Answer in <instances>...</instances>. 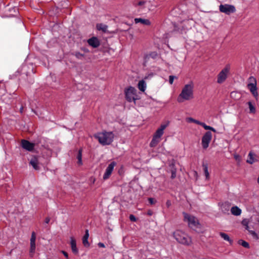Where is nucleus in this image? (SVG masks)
<instances>
[{"instance_id":"bf43d9fd","label":"nucleus","mask_w":259,"mask_h":259,"mask_svg":"<svg viewBox=\"0 0 259 259\" xmlns=\"http://www.w3.org/2000/svg\"><path fill=\"white\" fill-rule=\"evenodd\" d=\"M51 88H56V87L53 84L51 85Z\"/></svg>"},{"instance_id":"9d476101","label":"nucleus","mask_w":259,"mask_h":259,"mask_svg":"<svg viewBox=\"0 0 259 259\" xmlns=\"http://www.w3.org/2000/svg\"><path fill=\"white\" fill-rule=\"evenodd\" d=\"M36 143L33 142H30L27 140H22L21 142V147L29 152H32L34 150Z\"/></svg>"},{"instance_id":"393cba45","label":"nucleus","mask_w":259,"mask_h":259,"mask_svg":"<svg viewBox=\"0 0 259 259\" xmlns=\"http://www.w3.org/2000/svg\"><path fill=\"white\" fill-rule=\"evenodd\" d=\"M96 28L98 30L102 31L103 32H106L107 30L108 26L103 23H98L96 25Z\"/></svg>"},{"instance_id":"052dcab7","label":"nucleus","mask_w":259,"mask_h":259,"mask_svg":"<svg viewBox=\"0 0 259 259\" xmlns=\"http://www.w3.org/2000/svg\"><path fill=\"white\" fill-rule=\"evenodd\" d=\"M95 181V179H94V180H93V181L92 183H93H93H94Z\"/></svg>"},{"instance_id":"dca6fc26","label":"nucleus","mask_w":259,"mask_h":259,"mask_svg":"<svg viewBox=\"0 0 259 259\" xmlns=\"http://www.w3.org/2000/svg\"><path fill=\"white\" fill-rule=\"evenodd\" d=\"M157 56L158 54L155 51L151 52L148 54H145L144 56V65L146 66V64L148 63L149 59L150 58L155 59L157 57Z\"/></svg>"},{"instance_id":"6ab92c4d","label":"nucleus","mask_w":259,"mask_h":259,"mask_svg":"<svg viewBox=\"0 0 259 259\" xmlns=\"http://www.w3.org/2000/svg\"><path fill=\"white\" fill-rule=\"evenodd\" d=\"M167 124H161L160 126L156 131L154 136L160 139L164 133V129L167 127Z\"/></svg>"},{"instance_id":"473e14b6","label":"nucleus","mask_w":259,"mask_h":259,"mask_svg":"<svg viewBox=\"0 0 259 259\" xmlns=\"http://www.w3.org/2000/svg\"><path fill=\"white\" fill-rule=\"evenodd\" d=\"M247 104H248V106H249V110H250V113H255V108L254 107V106L252 105V103L249 101V102H248Z\"/></svg>"},{"instance_id":"f03ea898","label":"nucleus","mask_w":259,"mask_h":259,"mask_svg":"<svg viewBox=\"0 0 259 259\" xmlns=\"http://www.w3.org/2000/svg\"><path fill=\"white\" fill-rule=\"evenodd\" d=\"M18 9L10 3L0 2V16L2 18H11L17 16Z\"/></svg>"},{"instance_id":"3c124183","label":"nucleus","mask_w":259,"mask_h":259,"mask_svg":"<svg viewBox=\"0 0 259 259\" xmlns=\"http://www.w3.org/2000/svg\"><path fill=\"white\" fill-rule=\"evenodd\" d=\"M194 123H196L197 124L200 125L201 122L199 121V120H198L195 119V121H194Z\"/></svg>"},{"instance_id":"c85d7f7f","label":"nucleus","mask_w":259,"mask_h":259,"mask_svg":"<svg viewBox=\"0 0 259 259\" xmlns=\"http://www.w3.org/2000/svg\"><path fill=\"white\" fill-rule=\"evenodd\" d=\"M82 149H80L77 153L76 155V158L77 159V164L79 165H82Z\"/></svg>"},{"instance_id":"b1692460","label":"nucleus","mask_w":259,"mask_h":259,"mask_svg":"<svg viewBox=\"0 0 259 259\" xmlns=\"http://www.w3.org/2000/svg\"><path fill=\"white\" fill-rule=\"evenodd\" d=\"M231 212L232 214L236 216H238L241 214V209L239 208L238 206H235L231 207Z\"/></svg>"},{"instance_id":"2eb2a0df","label":"nucleus","mask_w":259,"mask_h":259,"mask_svg":"<svg viewBox=\"0 0 259 259\" xmlns=\"http://www.w3.org/2000/svg\"><path fill=\"white\" fill-rule=\"evenodd\" d=\"M29 164L32 166L35 170H39L38 156L37 155H32Z\"/></svg>"},{"instance_id":"0eeeda50","label":"nucleus","mask_w":259,"mask_h":259,"mask_svg":"<svg viewBox=\"0 0 259 259\" xmlns=\"http://www.w3.org/2000/svg\"><path fill=\"white\" fill-rule=\"evenodd\" d=\"M125 98L128 102H134L136 103V101L139 100L137 95L136 89L132 86H130L124 90Z\"/></svg>"},{"instance_id":"c03bdc74","label":"nucleus","mask_w":259,"mask_h":259,"mask_svg":"<svg viewBox=\"0 0 259 259\" xmlns=\"http://www.w3.org/2000/svg\"><path fill=\"white\" fill-rule=\"evenodd\" d=\"M98 246L99 247H101V248H105V245L104 244V243H102V242H99L98 243Z\"/></svg>"},{"instance_id":"cd10ccee","label":"nucleus","mask_w":259,"mask_h":259,"mask_svg":"<svg viewBox=\"0 0 259 259\" xmlns=\"http://www.w3.org/2000/svg\"><path fill=\"white\" fill-rule=\"evenodd\" d=\"M254 156H255V154L253 153L251 151H250L248 155V158L247 160V162L249 164H252L255 161H256V160L254 159Z\"/></svg>"},{"instance_id":"6e6d98bb","label":"nucleus","mask_w":259,"mask_h":259,"mask_svg":"<svg viewBox=\"0 0 259 259\" xmlns=\"http://www.w3.org/2000/svg\"><path fill=\"white\" fill-rule=\"evenodd\" d=\"M234 157H235V158L236 159H237L238 158H239V155H235V156H234Z\"/></svg>"},{"instance_id":"6e6552de","label":"nucleus","mask_w":259,"mask_h":259,"mask_svg":"<svg viewBox=\"0 0 259 259\" xmlns=\"http://www.w3.org/2000/svg\"><path fill=\"white\" fill-rule=\"evenodd\" d=\"M230 70V65L227 64L225 68L218 75L217 82L218 83H222L227 78Z\"/></svg>"},{"instance_id":"58836bf2","label":"nucleus","mask_w":259,"mask_h":259,"mask_svg":"<svg viewBox=\"0 0 259 259\" xmlns=\"http://www.w3.org/2000/svg\"><path fill=\"white\" fill-rule=\"evenodd\" d=\"M200 125L202 126L205 130H208V131H210V125H207L204 122H201Z\"/></svg>"},{"instance_id":"ddd939ff","label":"nucleus","mask_w":259,"mask_h":259,"mask_svg":"<svg viewBox=\"0 0 259 259\" xmlns=\"http://www.w3.org/2000/svg\"><path fill=\"white\" fill-rule=\"evenodd\" d=\"M210 142V131H207L202 138V145L204 149H206Z\"/></svg>"},{"instance_id":"37998d69","label":"nucleus","mask_w":259,"mask_h":259,"mask_svg":"<svg viewBox=\"0 0 259 259\" xmlns=\"http://www.w3.org/2000/svg\"><path fill=\"white\" fill-rule=\"evenodd\" d=\"M80 50L83 51L84 53H89L90 52L89 50L87 47H81Z\"/></svg>"},{"instance_id":"4c0bfd02","label":"nucleus","mask_w":259,"mask_h":259,"mask_svg":"<svg viewBox=\"0 0 259 259\" xmlns=\"http://www.w3.org/2000/svg\"><path fill=\"white\" fill-rule=\"evenodd\" d=\"M82 243L85 247H88L90 246V243L88 241V239L82 238Z\"/></svg>"},{"instance_id":"72a5a7b5","label":"nucleus","mask_w":259,"mask_h":259,"mask_svg":"<svg viewBox=\"0 0 259 259\" xmlns=\"http://www.w3.org/2000/svg\"><path fill=\"white\" fill-rule=\"evenodd\" d=\"M177 169L173 167L171 169V179H174L176 177Z\"/></svg>"},{"instance_id":"13d9d810","label":"nucleus","mask_w":259,"mask_h":259,"mask_svg":"<svg viewBox=\"0 0 259 259\" xmlns=\"http://www.w3.org/2000/svg\"><path fill=\"white\" fill-rule=\"evenodd\" d=\"M211 131L215 132L214 128H213L212 127H211Z\"/></svg>"},{"instance_id":"603ef678","label":"nucleus","mask_w":259,"mask_h":259,"mask_svg":"<svg viewBox=\"0 0 259 259\" xmlns=\"http://www.w3.org/2000/svg\"><path fill=\"white\" fill-rule=\"evenodd\" d=\"M166 205L167 207H169L171 205L170 201L169 200H167L166 202Z\"/></svg>"},{"instance_id":"a878e982","label":"nucleus","mask_w":259,"mask_h":259,"mask_svg":"<svg viewBox=\"0 0 259 259\" xmlns=\"http://www.w3.org/2000/svg\"><path fill=\"white\" fill-rule=\"evenodd\" d=\"M220 235L225 241H228L230 244L232 245L233 243V240L229 237V235L225 233L220 232Z\"/></svg>"},{"instance_id":"de8ad7c7","label":"nucleus","mask_w":259,"mask_h":259,"mask_svg":"<svg viewBox=\"0 0 259 259\" xmlns=\"http://www.w3.org/2000/svg\"><path fill=\"white\" fill-rule=\"evenodd\" d=\"M153 214V212L152 210L151 209H149L147 212V214L149 215V216H151Z\"/></svg>"},{"instance_id":"c756f323","label":"nucleus","mask_w":259,"mask_h":259,"mask_svg":"<svg viewBox=\"0 0 259 259\" xmlns=\"http://www.w3.org/2000/svg\"><path fill=\"white\" fill-rule=\"evenodd\" d=\"M72 55L75 56L77 59L79 60H83L84 57V54L81 53L78 51L73 52L72 53Z\"/></svg>"},{"instance_id":"7ed1b4c3","label":"nucleus","mask_w":259,"mask_h":259,"mask_svg":"<svg viewBox=\"0 0 259 259\" xmlns=\"http://www.w3.org/2000/svg\"><path fill=\"white\" fill-rule=\"evenodd\" d=\"M193 98V85L191 84L185 85L181 93L179 95L177 101L182 103L185 100H189Z\"/></svg>"},{"instance_id":"8fccbe9b","label":"nucleus","mask_w":259,"mask_h":259,"mask_svg":"<svg viewBox=\"0 0 259 259\" xmlns=\"http://www.w3.org/2000/svg\"><path fill=\"white\" fill-rule=\"evenodd\" d=\"M31 111L32 112H33L35 115H37V116H39V114L37 112V111L36 110H35V109H33V108H31Z\"/></svg>"},{"instance_id":"20e7f679","label":"nucleus","mask_w":259,"mask_h":259,"mask_svg":"<svg viewBox=\"0 0 259 259\" xmlns=\"http://www.w3.org/2000/svg\"><path fill=\"white\" fill-rule=\"evenodd\" d=\"M182 214L184 217V221L187 223L189 228L196 231L197 229H200L201 224L196 217L185 211H183Z\"/></svg>"},{"instance_id":"5701e85b","label":"nucleus","mask_w":259,"mask_h":259,"mask_svg":"<svg viewBox=\"0 0 259 259\" xmlns=\"http://www.w3.org/2000/svg\"><path fill=\"white\" fill-rule=\"evenodd\" d=\"M139 90L141 92H145L146 89V83L144 79L140 80L138 83Z\"/></svg>"},{"instance_id":"a19ab883","label":"nucleus","mask_w":259,"mask_h":259,"mask_svg":"<svg viewBox=\"0 0 259 259\" xmlns=\"http://www.w3.org/2000/svg\"><path fill=\"white\" fill-rule=\"evenodd\" d=\"M148 202L151 205L154 204L156 202V201L153 198H151V197L148 198Z\"/></svg>"},{"instance_id":"f3484780","label":"nucleus","mask_w":259,"mask_h":259,"mask_svg":"<svg viewBox=\"0 0 259 259\" xmlns=\"http://www.w3.org/2000/svg\"><path fill=\"white\" fill-rule=\"evenodd\" d=\"M70 244L72 252L75 255L78 254L79 251L76 246V241L75 239L73 237H70Z\"/></svg>"},{"instance_id":"a18cd8bd","label":"nucleus","mask_w":259,"mask_h":259,"mask_svg":"<svg viewBox=\"0 0 259 259\" xmlns=\"http://www.w3.org/2000/svg\"><path fill=\"white\" fill-rule=\"evenodd\" d=\"M187 121L189 122H194L195 121V119H194L192 117H188V118H187Z\"/></svg>"},{"instance_id":"4d7b16f0","label":"nucleus","mask_w":259,"mask_h":259,"mask_svg":"<svg viewBox=\"0 0 259 259\" xmlns=\"http://www.w3.org/2000/svg\"><path fill=\"white\" fill-rule=\"evenodd\" d=\"M50 78H53V76H52V75L51 74V76L50 77H49L47 78V79L49 80Z\"/></svg>"},{"instance_id":"7c9ffc66","label":"nucleus","mask_w":259,"mask_h":259,"mask_svg":"<svg viewBox=\"0 0 259 259\" xmlns=\"http://www.w3.org/2000/svg\"><path fill=\"white\" fill-rule=\"evenodd\" d=\"M30 247L29 249V254L30 256L31 257H32L33 255V254L35 252V248H36V245L35 243H30Z\"/></svg>"},{"instance_id":"e433bc0d","label":"nucleus","mask_w":259,"mask_h":259,"mask_svg":"<svg viewBox=\"0 0 259 259\" xmlns=\"http://www.w3.org/2000/svg\"><path fill=\"white\" fill-rule=\"evenodd\" d=\"M249 233L251 236L255 239H257L258 238L257 233L252 230L249 231Z\"/></svg>"},{"instance_id":"f257e3e1","label":"nucleus","mask_w":259,"mask_h":259,"mask_svg":"<svg viewBox=\"0 0 259 259\" xmlns=\"http://www.w3.org/2000/svg\"><path fill=\"white\" fill-rule=\"evenodd\" d=\"M34 73L33 64H29L28 65L23 64L18 69L15 74L10 75V78L13 79L15 77L19 75L21 76V78L19 79L21 82H22L24 80L27 81L29 84H32L34 80L33 77L31 76V74H33Z\"/></svg>"},{"instance_id":"39448f33","label":"nucleus","mask_w":259,"mask_h":259,"mask_svg":"<svg viewBox=\"0 0 259 259\" xmlns=\"http://www.w3.org/2000/svg\"><path fill=\"white\" fill-rule=\"evenodd\" d=\"M99 142L103 146L109 145L113 141L114 135L112 132L104 131L102 136H96Z\"/></svg>"},{"instance_id":"f8f14e48","label":"nucleus","mask_w":259,"mask_h":259,"mask_svg":"<svg viewBox=\"0 0 259 259\" xmlns=\"http://www.w3.org/2000/svg\"><path fill=\"white\" fill-rule=\"evenodd\" d=\"M116 164V162L114 161H112L108 164V165L107 166L105 169V171L103 176V178L104 180H107L109 178Z\"/></svg>"},{"instance_id":"412c9836","label":"nucleus","mask_w":259,"mask_h":259,"mask_svg":"<svg viewBox=\"0 0 259 259\" xmlns=\"http://www.w3.org/2000/svg\"><path fill=\"white\" fill-rule=\"evenodd\" d=\"M230 203L228 202L223 203L221 206V209L224 213H228L230 209Z\"/></svg>"},{"instance_id":"09e8293b","label":"nucleus","mask_w":259,"mask_h":259,"mask_svg":"<svg viewBox=\"0 0 259 259\" xmlns=\"http://www.w3.org/2000/svg\"><path fill=\"white\" fill-rule=\"evenodd\" d=\"M50 222V218L49 217H47L45 219V223L46 224H49Z\"/></svg>"},{"instance_id":"c9c22d12","label":"nucleus","mask_w":259,"mask_h":259,"mask_svg":"<svg viewBox=\"0 0 259 259\" xmlns=\"http://www.w3.org/2000/svg\"><path fill=\"white\" fill-rule=\"evenodd\" d=\"M177 78V77L175 75H169L168 81L170 84H172L174 79Z\"/></svg>"},{"instance_id":"4be33fe9","label":"nucleus","mask_w":259,"mask_h":259,"mask_svg":"<svg viewBox=\"0 0 259 259\" xmlns=\"http://www.w3.org/2000/svg\"><path fill=\"white\" fill-rule=\"evenodd\" d=\"M202 168L206 179L209 178V173L208 170V163L204 159L202 162Z\"/></svg>"},{"instance_id":"a211bd4d","label":"nucleus","mask_w":259,"mask_h":259,"mask_svg":"<svg viewBox=\"0 0 259 259\" xmlns=\"http://www.w3.org/2000/svg\"><path fill=\"white\" fill-rule=\"evenodd\" d=\"M147 3V0H136L133 3V5L136 8L140 7L139 9L143 10L145 8V5Z\"/></svg>"},{"instance_id":"f704fd0d","label":"nucleus","mask_w":259,"mask_h":259,"mask_svg":"<svg viewBox=\"0 0 259 259\" xmlns=\"http://www.w3.org/2000/svg\"><path fill=\"white\" fill-rule=\"evenodd\" d=\"M36 241V234L34 232H32L31 233L30 243H35Z\"/></svg>"},{"instance_id":"79ce46f5","label":"nucleus","mask_w":259,"mask_h":259,"mask_svg":"<svg viewBox=\"0 0 259 259\" xmlns=\"http://www.w3.org/2000/svg\"><path fill=\"white\" fill-rule=\"evenodd\" d=\"M89 230L88 229H87L85 231V234L84 235H83L82 238H87V239H88L89 238Z\"/></svg>"},{"instance_id":"9b49d317","label":"nucleus","mask_w":259,"mask_h":259,"mask_svg":"<svg viewBox=\"0 0 259 259\" xmlns=\"http://www.w3.org/2000/svg\"><path fill=\"white\" fill-rule=\"evenodd\" d=\"M219 10L220 12L227 15H230L236 11L235 7L233 5L228 4L220 5L219 6Z\"/></svg>"},{"instance_id":"2f4dec72","label":"nucleus","mask_w":259,"mask_h":259,"mask_svg":"<svg viewBox=\"0 0 259 259\" xmlns=\"http://www.w3.org/2000/svg\"><path fill=\"white\" fill-rule=\"evenodd\" d=\"M238 243L239 245H242L243 247H244L245 248H249V243L247 242H246L242 239L239 240L238 241Z\"/></svg>"},{"instance_id":"49530a36","label":"nucleus","mask_w":259,"mask_h":259,"mask_svg":"<svg viewBox=\"0 0 259 259\" xmlns=\"http://www.w3.org/2000/svg\"><path fill=\"white\" fill-rule=\"evenodd\" d=\"M62 253H63V254L64 255V256L66 258H68L69 256H68V254L67 252H66L65 251H64V250H62Z\"/></svg>"},{"instance_id":"4468645a","label":"nucleus","mask_w":259,"mask_h":259,"mask_svg":"<svg viewBox=\"0 0 259 259\" xmlns=\"http://www.w3.org/2000/svg\"><path fill=\"white\" fill-rule=\"evenodd\" d=\"M87 42L93 48H98L100 45L101 42L99 38L96 36H92L87 40Z\"/></svg>"},{"instance_id":"5fc2aeb1","label":"nucleus","mask_w":259,"mask_h":259,"mask_svg":"<svg viewBox=\"0 0 259 259\" xmlns=\"http://www.w3.org/2000/svg\"><path fill=\"white\" fill-rule=\"evenodd\" d=\"M20 112L21 113H23V106H21L20 107Z\"/></svg>"},{"instance_id":"bb28decb","label":"nucleus","mask_w":259,"mask_h":259,"mask_svg":"<svg viewBox=\"0 0 259 259\" xmlns=\"http://www.w3.org/2000/svg\"><path fill=\"white\" fill-rule=\"evenodd\" d=\"M159 142V139L153 135V138L149 144V146L150 147H155Z\"/></svg>"},{"instance_id":"680f3d73","label":"nucleus","mask_w":259,"mask_h":259,"mask_svg":"<svg viewBox=\"0 0 259 259\" xmlns=\"http://www.w3.org/2000/svg\"><path fill=\"white\" fill-rule=\"evenodd\" d=\"M258 223H259V220H258Z\"/></svg>"},{"instance_id":"423d86ee","label":"nucleus","mask_w":259,"mask_h":259,"mask_svg":"<svg viewBox=\"0 0 259 259\" xmlns=\"http://www.w3.org/2000/svg\"><path fill=\"white\" fill-rule=\"evenodd\" d=\"M173 237L178 243L183 245H189L191 242V238L186 234L179 230L174 232Z\"/></svg>"},{"instance_id":"ea45409f","label":"nucleus","mask_w":259,"mask_h":259,"mask_svg":"<svg viewBox=\"0 0 259 259\" xmlns=\"http://www.w3.org/2000/svg\"><path fill=\"white\" fill-rule=\"evenodd\" d=\"M129 219L131 221L135 222L137 220V218L134 214H130L129 216Z\"/></svg>"},{"instance_id":"aec40b11","label":"nucleus","mask_w":259,"mask_h":259,"mask_svg":"<svg viewBox=\"0 0 259 259\" xmlns=\"http://www.w3.org/2000/svg\"><path fill=\"white\" fill-rule=\"evenodd\" d=\"M134 22L135 24L141 23L143 25L149 26L151 25V22L149 19H144L142 18H135L134 19Z\"/></svg>"},{"instance_id":"1a4fd4ad","label":"nucleus","mask_w":259,"mask_h":259,"mask_svg":"<svg viewBox=\"0 0 259 259\" xmlns=\"http://www.w3.org/2000/svg\"><path fill=\"white\" fill-rule=\"evenodd\" d=\"M249 82L247 84V88L255 98L258 96L256 87V79L253 76H250L248 78Z\"/></svg>"},{"instance_id":"864d4df0","label":"nucleus","mask_w":259,"mask_h":259,"mask_svg":"<svg viewBox=\"0 0 259 259\" xmlns=\"http://www.w3.org/2000/svg\"><path fill=\"white\" fill-rule=\"evenodd\" d=\"M242 224H243V225H244V226H246V229H248V226H247V222H245V221H243L242 222Z\"/></svg>"}]
</instances>
